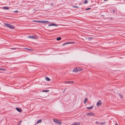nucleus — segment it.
<instances>
[{
  "instance_id": "1",
  "label": "nucleus",
  "mask_w": 125,
  "mask_h": 125,
  "mask_svg": "<svg viewBox=\"0 0 125 125\" xmlns=\"http://www.w3.org/2000/svg\"><path fill=\"white\" fill-rule=\"evenodd\" d=\"M4 26L7 27L11 29H14L15 28V27L14 26L11 25L8 23H4Z\"/></svg>"
},
{
  "instance_id": "2",
  "label": "nucleus",
  "mask_w": 125,
  "mask_h": 125,
  "mask_svg": "<svg viewBox=\"0 0 125 125\" xmlns=\"http://www.w3.org/2000/svg\"><path fill=\"white\" fill-rule=\"evenodd\" d=\"M82 70V69L79 68H74L73 70V72H77L78 71H80Z\"/></svg>"
},
{
  "instance_id": "3",
  "label": "nucleus",
  "mask_w": 125,
  "mask_h": 125,
  "mask_svg": "<svg viewBox=\"0 0 125 125\" xmlns=\"http://www.w3.org/2000/svg\"><path fill=\"white\" fill-rule=\"evenodd\" d=\"M50 22L47 21L41 20V23L42 24L48 23Z\"/></svg>"
},
{
  "instance_id": "4",
  "label": "nucleus",
  "mask_w": 125,
  "mask_h": 125,
  "mask_svg": "<svg viewBox=\"0 0 125 125\" xmlns=\"http://www.w3.org/2000/svg\"><path fill=\"white\" fill-rule=\"evenodd\" d=\"M86 115L88 116H94V114L93 113L88 112L87 113Z\"/></svg>"
},
{
  "instance_id": "5",
  "label": "nucleus",
  "mask_w": 125,
  "mask_h": 125,
  "mask_svg": "<svg viewBox=\"0 0 125 125\" xmlns=\"http://www.w3.org/2000/svg\"><path fill=\"white\" fill-rule=\"evenodd\" d=\"M74 43V42H67L66 43H65L63 44H62L63 46L65 45L66 44H73Z\"/></svg>"
},
{
  "instance_id": "6",
  "label": "nucleus",
  "mask_w": 125,
  "mask_h": 125,
  "mask_svg": "<svg viewBox=\"0 0 125 125\" xmlns=\"http://www.w3.org/2000/svg\"><path fill=\"white\" fill-rule=\"evenodd\" d=\"M74 43V42H67L66 43H65L63 44H62L63 46L65 45L66 44H73Z\"/></svg>"
},
{
  "instance_id": "7",
  "label": "nucleus",
  "mask_w": 125,
  "mask_h": 125,
  "mask_svg": "<svg viewBox=\"0 0 125 125\" xmlns=\"http://www.w3.org/2000/svg\"><path fill=\"white\" fill-rule=\"evenodd\" d=\"M48 26H58V25L56 24H55L53 23H50L49 25Z\"/></svg>"
},
{
  "instance_id": "8",
  "label": "nucleus",
  "mask_w": 125,
  "mask_h": 125,
  "mask_svg": "<svg viewBox=\"0 0 125 125\" xmlns=\"http://www.w3.org/2000/svg\"><path fill=\"white\" fill-rule=\"evenodd\" d=\"M16 109L17 110V111L19 112H21L22 111V110L19 107L16 108Z\"/></svg>"
},
{
  "instance_id": "9",
  "label": "nucleus",
  "mask_w": 125,
  "mask_h": 125,
  "mask_svg": "<svg viewBox=\"0 0 125 125\" xmlns=\"http://www.w3.org/2000/svg\"><path fill=\"white\" fill-rule=\"evenodd\" d=\"M28 38L31 39H35L36 37L35 36H28Z\"/></svg>"
},
{
  "instance_id": "10",
  "label": "nucleus",
  "mask_w": 125,
  "mask_h": 125,
  "mask_svg": "<svg viewBox=\"0 0 125 125\" xmlns=\"http://www.w3.org/2000/svg\"><path fill=\"white\" fill-rule=\"evenodd\" d=\"M101 101H99L97 103V106H99L101 105L102 104L101 103Z\"/></svg>"
},
{
  "instance_id": "11",
  "label": "nucleus",
  "mask_w": 125,
  "mask_h": 125,
  "mask_svg": "<svg viewBox=\"0 0 125 125\" xmlns=\"http://www.w3.org/2000/svg\"><path fill=\"white\" fill-rule=\"evenodd\" d=\"M93 105H92L90 107H87L86 108L87 109H91L93 108Z\"/></svg>"
},
{
  "instance_id": "12",
  "label": "nucleus",
  "mask_w": 125,
  "mask_h": 125,
  "mask_svg": "<svg viewBox=\"0 0 125 125\" xmlns=\"http://www.w3.org/2000/svg\"><path fill=\"white\" fill-rule=\"evenodd\" d=\"M80 123L79 122H77L75 123H73L70 125H80Z\"/></svg>"
},
{
  "instance_id": "13",
  "label": "nucleus",
  "mask_w": 125,
  "mask_h": 125,
  "mask_svg": "<svg viewBox=\"0 0 125 125\" xmlns=\"http://www.w3.org/2000/svg\"><path fill=\"white\" fill-rule=\"evenodd\" d=\"M45 79L47 81H49L50 80V79L47 77L46 76L45 77Z\"/></svg>"
},
{
  "instance_id": "14",
  "label": "nucleus",
  "mask_w": 125,
  "mask_h": 125,
  "mask_svg": "<svg viewBox=\"0 0 125 125\" xmlns=\"http://www.w3.org/2000/svg\"><path fill=\"white\" fill-rule=\"evenodd\" d=\"M87 100L88 99L87 98H86L84 99V104H85L87 102Z\"/></svg>"
},
{
  "instance_id": "15",
  "label": "nucleus",
  "mask_w": 125,
  "mask_h": 125,
  "mask_svg": "<svg viewBox=\"0 0 125 125\" xmlns=\"http://www.w3.org/2000/svg\"><path fill=\"white\" fill-rule=\"evenodd\" d=\"M74 82L73 81H66L65 82V83H69L70 84L73 83Z\"/></svg>"
},
{
  "instance_id": "16",
  "label": "nucleus",
  "mask_w": 125,
  "mask_h": 125,
  "mask_svg": "<svg viewBox=\"0 0 125 125\" xmlns=\"http://www.w3.org/2000/svg\"><path fill=\"white\" fill-rule=\"evenodd\" d=\"M2 9H9V7H2Z\"/></svg>"
},
{
  "instance_id": "17",
  "label": "nucleus",
  "mask_w": 125,
  "mask_h": 125,
  "mask_svg": "<svg viewBox=\"0 0 125 125\" xmlns=\"http://www.w3.org/2000/svg\"><path fill=\"white\" fill-rule=\"evenodd\" d=\"M33 21L38 23H41V20H33Z\"/></svg>"
},
{
  "instance_id": "18",
  "label": "nucleus",
  "mask_w": 125,
  "mask_h": 125,
  "mask_svg": "<svg viewBox=\"0 0 125 125\" xmlns=\"http://www.w3.org/2000/svg\"><path fill=\"white\" fill-rule=\"evenodd\" d=\"M42 122V120L41 119H40L38 120L37 122V124H38L40 123H41Z\"/></svg>"
},
{
  "instance_id": "19",
  "label": "nucleus",
  "mask_w": 125,
  "mask_h": 125,
  "mask_svg": "<svg viewBox=\"0 0 125 125\" xmlns=\"http://www.w3.org/2000/svg\"><path fill=\"white\" fill-rule=\"evenodd\" d=\"M53 121L54 122H55L56 123H57V122H58V120L55 119H53Z\"/></svg>"
},
{
  "instance_id": "20",
  "label": "nucleus",
  "mask_w": 125,
  "mask_h": 125,
  "mask_svg": "<svg viewBox=\"0 0 125 125\" xmlns=\"http://www.w3.org/2000/svg\"><path fill=\"white\" fill-rule=\"evenodd\" d=\"M49 91V90H43L42 91V92H46Z\"/></svg>"
},
{
  "instance_id": "21",
  "label": "nucleus",
  "mask_w": 125,
  "mask_h": 125,
  "mask_svg": "<svg viewBox=\"0 0 125 125\" xmlns=\"http://www.w3.org/2000/svg\"><path fill=\"white\" fill-rule=\"evenodd\" d=\"M61 39V37H59L57 38L56 40L57 41H60V40Z\"/></svg>"
},
{
  "instance_id": "22",
  "label": "nucleus",
  "mask_w": 125,
  "mask_h": 125,
  "mask_svg": "<svg viewBox=\"0 0 125 125\" xmlns=\"http://www.w3.org/2000/svg\"><path fill=\"white\" fill-rule=\"evenodd\" d=\"M56 123L59 125H60L62 123L61 122L60 120H58V122H57V123Z\"/></svg>"
},
{
  "instance_id": "23",
  "label": "nucleus",
  "mask_w": 125,
  "mask_h": 125,
  "mask_svg": "<svg viewBox=\"0 0 125 125\" xmlns=\"http://www.w3.org/2000/svg\"><path fill=\"white\" fill-rule=\"evenodd\" d=\"M105 122H102L101 123H100L99 124L100 125H103V124H105Z\"/></svg>"
},
{
  "instance_id": "24",
  "label": "nucleus",
  "mask_w": 125,
  "mask_h": 125,
  "mask_svg": "<svg viewBox=\"0 0 125 125\" xmlns=\"http://www.w3.org/2000/svg\"><path fill=\"white\" fill-rule=\"evenodd\" d=\"M119 96L121 99H122L123 98L122 95L120 94H119Z\"/></svg>"
},
{
  "instance_id": "25",
  "label": "nucleus",
  "mask_w": 125,
  "mask_h": 125,
  "mask_svg": "<svg viewBox=\"0 0 125 125\" xmlns=\"http://www.w3.org/2000/svg\"><path fill=\"white\" fill-rule=\"evenodd\" d=\"M88 3L87 0H85V1H84L83 3L84 4H85L86 3Z\"/></svg>"
},
{
  "instance_id": "26",
  "label": "nucleus",
  "mask_w": 125,
  "mask_h": 125,
  "mask_svg": "<svg viewBox=\"0 0 125 125\" xmlns=\"http://www.w3.org/2000/svg\"><path fill=\"white\" fill-rule=\"evenodd\" d=\"M22 121L20 120V121L18 123V125H21V123L22 122Z\"/></svg>"
},
{
  "instance_id": "27",
  "label": "nucleus",
  "mask_w": 125,
  "mask_h": 125,
  "mask_svg": "<svg viewBox=\"0 0 125 125\" xmlns=\"http://www.w3.org/2000/svg\"><path fill=\"white\" fill-rule=\"evenodd\" d=\"M93 39V38L91 37H89L88 38V39L89 41H90Z\"/></svg>"
},
{
  "instance_id": "28",
  "label": "nucleus",
  "mask_w": 125,
  "mask_h": 125,
  "mask_svg": "<svg viewBox=\"0 0 125 125\" xmlns=\"http://www.w3.org/2000/svg\"><path fill=\"white\" fill-rule=\"evenodd\" d=\"M0 70L4 71L5 70V69H4L2 68H0Z\"/></svg>"
},
{
  "instance_id": "29",
  "label": "nucleus",
  "mask_w": 125,
  "mask_h": 125,
  "mask_svg": "<svg viewBox=\"0 0 125 125\" xmlns=\"http://www.w3.org/2000/svg\"><path fill=\"white\" fill-rule=\"evenodd\" d=\"M91 9V8H88L86 9H85V10H89L90 9Z\"/></svg>"
},
{
  "instance_id": "30",
  "label": "nucleus",
  "mask_w": 125,
  "mask_h": 125,
  "mask_svg": "<svg viewBox=\"0 0 125 125\" xmlns=\"http://www.w3.org/2000/svg\"><path fill=\"white\" fill-rule=\"evenodd\" d=\"M26 49L29 51H32V50H31V49H28V48H26Z\"/></svg>"
},
{
  "instance_id": "31",
  "label": "nucleus",
  "mask_w": 125,
  "mask_h": 125,
  "mask_svg": "<svg viewBox=\"0 0 125 125\" xmlns=\"http://www.w3.org/2000/svg\"><path fill=\"white\" fill-rule=\"evenodd\" d=\"M73 7L74 8H78L79 7L76 6H73Z\"/></svg>"
},
{
  "instance_id": "32",
  "label": "nucleus",
  "mask_w": 125,
  "mask_h": 125,
  "mask_svg": "<svg viewBox=\"0 0 125 125\" xmlns=\"http://www.w3.org/2000/svg\"><path fill=\"white\" fill-rule=\"evenodd\" d=\"M13 12L15 13H17L18 12V11L17 10H15V11H13Z\"/></svg>"
},
{
  "instance_id": "33",
  "label": "nucleus",
  "mask_w": 125,
  "mask_h": 125,
  "mask_svg": "<svg viewBox=\"0 0 125 125\" xmlns=\"http://www.w3.org/2000/svg\"><path fill=\"white\" fill-rule=\"evenodd\" d=\"M16 49V48H11V50H14V49Z\"/></svg>"
},
{
  "instance_id": "34",
  "label": "nucleus",
  "mask_w": 125,
  "mask_h": 125,
  "mask_svg": "<svg viewBox=\"0 0 125 125\" xmlns=\"http://www.w3.org/2000/svg\"><path fill=\"white\" fill-rule=\"evenodd\" d=\"M95 123H96V124H99L100 123H99L97 121H96L95 122Z\"/></svg>"
},
{
  "instance_id": "35",
  "label": "nucleus",
  "mask_w": 125,
  "mask_h": 125,
  "mask_svg": "<svg viewBox=\"0 0 125 125\" xmlns=\"http://www.w3.org/2000/svg\"><path fill=\"white\" fill-rule=\"evenodd\" d=\"M112 11H113V12L114 13H115V10H112Z\"/></svg>"
},
{
  "instance_id": "36",
  "label": "nucleus",
  "mask_w": 125,
  "mask_h": 125,
  "mask_svg": "<svg viewBox=\"0 0 125 125\" xmlns=\"http://www.w3.org/2000/svg\"><path fill=\"white\" fill-rule=\"evenodd\" d=\"M66 89H64V91H63V93H64V92L65 91V90Z\"/></svg>"
},
{
  "instance_id": "37",
  "label": "nucleus",
  "mask_w": 125,
  "mask_h": 125,
  "mask_svg": "<svg viewBox=\"0 0 125 125\" xmlns=\"http://www.w3.org/2000/svg\"><path fill=\"white\" fill-rule=\"evenodd\" d=\"M51 5L52 6V5H53V4L52 3L51 4Z\"/></svg>"
},
{
  "instance_id": "38",
  "label": "nucleus",
  "mask_w": 125,
  "mask_h": 125,
  "mask_svg": "<svg viewBox=\"0 0 125 125\" xmlns=\"http://www.w3.org/2000/svg\"><path fill=\"white\" fill-rule=\"evenodd\" d=\"M107 0H104V1H106Z\"/></svg>"
},
{
  "instance_id": "39",
  "label": "nucleus",
  "mask_w": 125,
  "mask_h": 125,
  "mask_svg": "<svg viewBox=\"0 0 125 125\" xmlns=\"http://www.w3.org/2000/svg\"><path fill=\"white\" fill-rule=\"evenodd\" d=\"M115 125H118V124H116Z\"/></svg>"
}]
</instances>
